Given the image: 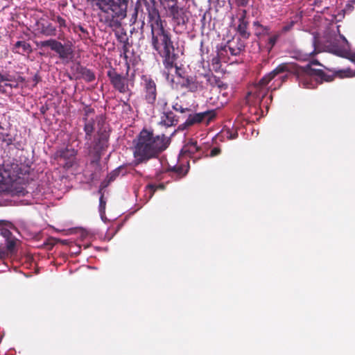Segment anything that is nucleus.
<instances>
[{
	"label": "nucleus",
	"instance_id": "7ed1b4c3",
	"mask_svg": "<svg viewBox=\"0 0 355 355\" xmlns=\"http://www.w3.org/2000/svg\"><path fill=\"white\" fill-rule=\"evenodd\" d=\"M166 24L150 28L151 46L162 58L164 67L169 70L175 66L178 54L172 41L170 32L165 28Z\"/></svg>",
	"mask_w": 355,
	"mask_h": 355
},
{
	"label": "nucleus",
	"instance_id": "5fc2aeb1",
	"mask_svg": "<svg viewBox=\"0 0 355 355\" xmlns=\"http://www.w3.org/2000/svg\"><path fill=\"white\" fill-rule=\"evenodd\" d=\"M310 65L311 64H315V65H320V62H318V60H313L311 62V64H309Z\"/></svg>",
	"mask_w": 355,
	"mask_h": 355
},
{
	"label": "nucleus",
	"instance_id": "f03ea898",
	"mask_svg": "<svg viewBox=\"0 0 355 355\" xmlns=\"http://www.w3.org/2000/svg\"><path fill=\"white\" fill-rule=\"evenodd\" d=\"M132 143V164L136 166L159 157L169 146L171 138L164 134L155 135L153 130L143 128Z\"/></svg>",
	"mask_w": 355,
	"mask_h": 355
},
{
	"label": "nucleus",
	"instance_id": "473e14b6",
	"mask_svg": "<svg viewBox=\"0 0 355 355\" xmlns=\"http://www.w3.org/2000/svg\"><path fill=\"white\" fill-rule=\"evenodd\" d=\"M102 190L103 188H101L98 191V192L101 193V197L99 199V211L101 214H104L106 206V201L104 199V194L102 192Z\"/></svg>",
	"mask_w": 355,
	"mask_h": 355
},
{
	"label": "nucleus",
	"instance_id": "58836bf2",
	"mask_svg": "<svg viewBox=\"0 0 355 355\" xmlns=\"http://www.w3.org/2000/svg\"><path fill=\"white\" fill-rule=\"evenodd\" d=\"M293 25H294V22L293 21H291L288 24H286V25L284 26L282 28L281 31H279V32L281 33V34L286 33V32H288L289 31H291L292 29Z\"/></svg>",
	"mask_w": 355,
	"mask_h": 355
},
{
	"label": "nucleus",
	"instance_id": "6e6d98bb",
	"mask_svg": "<svg viewBox=\"0 0 355 355\" xmlns=\"http://www.w3.org/2000/svg\"><path fill=\"white\" fill-rule=\"evenodd\" d=\"M17 85H13V83H5L4 85H3V87L6 86V87H10V88H12L13 87H17Z\"/></svg>",
	"mask_w": 355,
	"mask_h": 355
},
{
	"label": "nucleus",
	"instance_id": "09e8293b",
	"mask_svg": "<svg viewBox=\"0 0 355 355\" xmlns=\"http://www.w3.org/2000/svg\"><path fill=\"white\" fill-rule=\"evenodd\" d=\"M6 255V252L3 248L0 246V259H3Z\"/></svg>",
	"mask_w": 355,
	"mask_h": 355
},
{
	"label": "nucleus",
	"instance_id": "f257e3e1",
	"mask_svg": "<svg viewBox=\"0 0 355 355\" xmlns=\"http://www.w3.org/2000/svg\"><path fill=\"white\" fill-rule=\"evenodd\" d=\"M284 72L293 74L299 85L305 88H314L319 82L321 83L323 80H329V76L322 69H312L310 64L302 67L295 62H284L262 77L259 83L248 92V96L254 98V103H260L268 93L269 88L267 87L268 83Z\"/></svg>",
	"mask_w": 355,
	"mask_h": 355
},
{
	"label": "nucleus",
	"instance_id": "5701e85b",
	"mask_svg": "<svg viewBox=\"0 0 355 355\" xmlns=\"http://www.w3.org/2000/svg\"><path fill=\"white\" fill-rule=\"evenodd\" d=\"M15 52L24 54V53H30L32 52L31 45L26 42V41H18L14 45Z\"/></svg>",
	"mask_w": 355,
	"mask_h": 355
},
{
	"label": "nucleus",
	"instance_id": "ddd939ff",
	"mask_svg": "<svg viewBox=\"0 0 355 355\" xmlns=\"http://www.w3.org/2000/svg\"><path fill=\"white\" fill-rule=\"evenodd\" d=\"M77 155V150L74 148H64L57 152V157L61 161L65 162L64 167L70 168L73 166L76 156Z\"/></svg>",
	"mask_w": 355,
	"mask_h": 355
},
{
	"label": "nucleus",
	"instance_id": "39448f33",
	"mask_svg": "<svg viewBox=\"0 0 355 355\" xmlns=\"http://www.w3.org/2000/svg\"><path fill=\"white\" fill-rule=\"evenodd\" d=\"M109 138V132L105 129L101 128L97 131L93 141L92 139L86 141L85 145L88 150V154L93 157L90 162L91 165L100 167L101 155L108 147Z\"/></svg>",
	"mask_w": 355,
	"mask_h": 355
},
{
	"label": "nucleus",
	"instance_id": "9b49d317",
	"mask_svg": "<svg viewBox=\"0 0 355 355\" xmlns=\"http://www.w3.org/2000/svg\"><path fill=\"white\" fill-rule=\"evenodd\" d=\"M182 153L184 155H188L193 159V162L200 159L204 155V151L201 147L198 146L197 141L193 139L189 141L182 148Z\"/></svg>",
	"mask_w": 355,
	"mask_h": 355
},
{
	"label": "nucleus",
	"instance_id": "79ce46f5",
	"mask_svg": "<svg viewBox=\"0 0 355 355\" xmlns=\"http://www.w3.org/2000/svg\"><path fill=\"white\" fill-rule=\"evenodd\" d=\"M221 153V150L220 148L218 147H214L213 148L211 151H210V154H209V157H216L218 155H220Z\"/></svg>",
	"mask_w": 355,
	"mask_h": 355
},
{
	"label": "nucleus",
	"instance_id": "3c124183",
	"mask_svg": "<svg viewBox=\"0 0 355 355\" xmlns=\"http://www.w3.org/2000/svg\"><path fill=\"white\" fill-rule=\"evenodd\" d=\"M339 28H340V26H337V30H338V32L339 33V35H340V37L346 43H347V41L346 40V38L345 37V36L342 34L340 33V31H339Z\"/></svg>",
	"mask_w": 355,
	"mask_h": 355
},
{
	"label": "nucleus",
	"instance_id": "2eb2a0df",
	"mask_svg": "<svg viewBox=\"0 0 355 355\" xmlns=\"http://www.w3.org/2000/svg\"><path fill=\"white\" fill-rule=\"evenodd\" d=\"M169 17L172 18L174 23L178 26H186L189 21V17L187 15L186 11L179 7L173 11Z\"/></svg>",
	"mask_w": 355,
	"mask_h": 355
},
{
	"label": "nucleus",
	"instance_id": "c03bdc74",
	"mask_svg": "<svg viewBox=\"0 0 355 355\" xmlns=\"http://www.w3.org/2000/svg\"><path fill=\"white\" fill-rule=\"evenodd\" d=\"M129 47H130V44H123V48H122V50H123V56H124V58L125 60L128 59V55H127V53L129 51Z\"/></svg>",
	"mask_w": 355,
	"mask_h": 355
},
{
	"label": "nucleus",
	"instance_id": "c9c22d12",
	"mask_svg": "<svg viewBox=\"0 0 355 355\" xmlns=\"http://www.w3.org/2000/svg\"><path fill=\"white\" fill-rule=\"evenodd\" d=\"M270 34V28L267 26L262 25L261 28L259 29L257 32H256V35L257 36L261 35H269Z\"/></svg>",
	"mask_w": 355,
	"mask_h": 355
},
{
	"label": "nucleus",
	"instance_id": "a211bd4d",
	"mask_svg": "<svg viewBox=\"0 0 355 355\" xmlns=\"http://www.w3.org/2000/svg\"><path fill=\"white\" fill-rule=\"evenodd\" d=\"M76 71L80 75V77L87 83L92 82L96 78L95 73L91 69L85 67L78 66Z\"/></svg>",
	"mask_w": 355,
	"mask_h": 355
},
{
	"label": "nucleus",
	"instance_id": "aec40b11",
	"mask_svg": "<svg viewBox=\"0 0 355 355\" xmlns=\"http://www.w3.org/2000/svg\"><path fill=\"white\" fill-rule=\"evenodd\" d=\"M331 1L332 0H314L312 6L317 9V12L328 14Z\"/></svg>",
	"mask_w": 355,
	"mask_h": 355
},
{
	"label": "nucleus",
	"instance_id": "412c9836",
	"mask_svg": "<svg viewBox=\"0 0 355 355\" xmlns=\"http://www.w3.org/2000/svg\"><path fill=\"white\" fill-rule=\"evenodd\" d=\"M126 168L125 166L121 165L118 168H115L112 171H111L107 176L106 181L107 183L103 186V187H107L110 182H113L116 180V178L121 174L122 175H125L126 174Z\"/></svg>",
	"mask_w": 355,
	"mask_h": 355
},
{
	"label": "nucleus",
	"instance_id": "37998d69",
	"mask_svg": "<svg viewBox=\"0 0 355 355\" xmlns=\"http://www.w3.org/2000/svg\"><path fill=\"white\" fill-rule=\"evenodd\" d=\"M235 4L239 7H245L248 3L250 0H234Z\"/></svg>",
	"mask_w": 355,
	"mask_h": 355
},
{
	"label": "nucleus",
	"instance_id": "e433bc0d",
	"mask_svg": "<svg viewBox=\"0 0 355 355\" xmlns=\"http://www.w3.org/2000/svg\"><path fill=\"white\" fill-rule=\"evenodd\" d=\"M14 139L12 135L10 134H6V135H3L2 141L5 143L7 146H10L13 143Z\"/></svg>",
	"mask_w": 355,
	"mask_h": 355
},
{
	"label": "nucleus",
	"instance_id": "f8f14e48",
	"mask_svg": "<svg viewBox=\"0 0 355 355\" xmlns=\"http://www.w3.org/2000/svg\"><path fill=\"white\" fill-rule=\"evenodd\" d=\"M245 42L240 37H234L232 40H229L226 45L221 48L222 51L230 53L232 55H239L245 50Z\"/></svg>",
	"mask_w": 355,
	"mask_h": 355
},
{
	"label": "nucleus",
	"instance_id": "f704fd0d",
	"mask_svg": "<svg viewBox=\"0 0 355 355\" xmlns=\"http://www.w3.org/2000/svg\"><path fill=\"white\" fill-rule=\"evenodd\" d=\"M117 40L120 43L128 44L129 40L125 32H121V33H116Z\"/></svg>",
	"mask_w": 355,
	"mask_h": 355
},
{
	"label": "nucleus",
	"instance_id": "423d86ee",
	"mask_svg": "<svg viewBox=\"0 0 355 355\" xmlns=\"http://www.w3.org/2000/svg\"><path fill=\"white\" fill-rule=\"evenodd\" d=\"M141 87L142 99L148 107H153L157 96V84L153 78L148 75L141 76Z\"/></svg>",
	"mask_w": 355,
	"mask_h": 355
},
{
	"label": "nucleus",
	"instance_id": "c756f323",
	"mask_svg": "<svg viewBox=\"0 0 355 355\" xmlns=\"http://www.w3.org/2000/svg\"><path fill=\"white\" fill-rule=\"evenodd\" d=\"M312 46L313 47V51H306L305 55L312 58L314 55H317L320 52V49L319 48V42H318V37L316 35H313L311 39Z\"/></svg>",
	"mask_w": 355,
	"mask_h": 355
},
{
	"label": "nucleus",
	"instance_id": "f3484780",
	"mask_svg": "<svg viewBox=\"0 0 355 355\" xmlns=\"http://www.w3.org/2000/svg\"><path fill=\"white\" fill-rule=\"evenodd\" d=\"M203 76L206 79L207 84L211 87H218L220 89H226L227 87V85L223 83L219 77L213 73H205Z\"/></svg>",
	"mask_w": 355,
	"mask_h": 355
},
{
	"label": "nucleus",
	"instance_id": "0eeeda50",
	"mask_svg": "<svg viewBox=\"0 0 355 355\" xmlns=\"http://www.w3.org/2000/svg\"><path fill=\"white\" fill-rule=\"evenodd\" d=\"M138 1L141 3V15L148 16V22L150 28L166 24V21L161 19L155 0H138Z\"/></svg>",
	"mask_w": 355,
	"mask_h": 355
},
{
	"label": "nucleus",
	"instance_id": "72a5a7b5",
	"mask_svg": "<svg viewBox=\"0 0 355 355\" xmlns=\"http://www.w3.org/2000/svg\"><path fill=\"white\" fill-rule=\"evenodd\" d=\"M140 4H141V3L139 2L138 1L136 2L135 12L132 15V17L130 19V22L132 24H135L136 22L139 13V12L141 13V5Z\"/></svg>",
	"mask_w": 355,
	"mask_h": 355
},
{
	"label": "nucleus",
	"instance_id": "a18cd8bd",
	"mask_svg": "<svg viewBox=\"0 0 355 355\" xmlns=\"http://www.w3.org/2000/svg\"><path fill=\"white\" fill-rule=\"evenodd\" d=\"M3 82H13V77L9 74H3Z\"/></svg>",
	"mask_w": 355,
	"mask_h": 355
},
{
	"label": "nucleus",
	"instance_id": "680f3d73",
	"mask_svg": "<svg viewBox=\"0 0 355 355\" xmlns=\"http://www.w3.org/2000/svg\"><path fill=\"white\" fill-rule=\"evenodd\" d=\"M58 40H62L63 39V33L62 34H60V35L58 36Z\"/></svg>",
	"mask_w": 355,
	"mask_h": 355
},
{
	"label": "nucleus",
	"instance_id": "393cba45",
	"mask_svg": "<svg viewBox=\"0 0 355 355\" xmlns=\"http://www.w3.org/2000/svg\"><path fill=\"white\" fill-rule=\"evenodd\" d=\"M41 33L47 37H53L57 35V28L51 23L42 24Z\"/></svg>",
	"mask_w": 355,
	"mask_h": 355
},
{
	"label": "nucleus",
	"instance_id": "b1692460",
	"mask_svg": "<svg viewBox=\"0 0 355 355\" xmlns=\"http://www.w3.org/2000/svg\"><path fill=\"white\" fill-rule=\"evenodd\" d=\"M248 21H239L236 28V32L239 34L241 38L248 40L250 37V32L248 31Z\"/></svg>",
	"mask_w": 355,
	"mask_h": 355
},
{
	"label": "nucleus",
	"instance_id": "ea45409f",
	"mask_svg": "<svg viewBox=\"0 0 355 355\" xmlns=\"http://www.w3.org/2000/svg\"><path fill=\"white\" fill-rule=\"evenodd\" d=\"M247 10L243 9L241 10L240 17H239V21H248L247 20Z\"/></svg>",
	"mask_w": 355,
	"mask_h": 355
},
{
	"label": "nucleus",
	"instance_id": "4468645a",
	"mask_svg": "<svg viewBox=\"0 0 355 355\" xmlns=\"http://www.w3.org/2000/svg\"><path fill=\"white\" fill-rule=\"evenodd\" d=\"M355 0L349 1L343 9L336 10L334 13L330 15L331 18L329 19L332 22L341 21L345 14L352 12L354 9Z\"/></svg>",
	"mask_w": 355,
	"mask_h": 355
},
{
	"label": "nucleus",
	"instance_id": "cd10ccee",
	"mask_svg": "<svg viewBox=\"0 0 355 355\" xmlns=\"http://www.w3.org/2000/svg\"><path fill=\"white\" fill-rule=\"evenodd\" d=\"M160 4L168 12L169 15L178 8L176 0H164Z\"/></svg>",
	"mask_w": 355,
	"mask_h": 355
},
{
	"label": "nucleus",
	"instance_id": "20e7f679",
	"mask_svg": "<svg viewBox=\"0 0 355 355\" xmlns=\"http://www.w3.org/2000/svg\"><path fill=\"white\" fill-rule=\"evenodd\" d=\"M94 5L101 10L99 20L113 31L121 26V21L127 16L128 0H94Z\"/></svg>",
	"mask_w": 355,
	"mask_h": 355
},
{
	"label": "nucleus",
	"instance_id": "c85d7f7f",
	"mask_svg": "<svg viewBox=\"0 0 355 355\" xmlns=\"http://www.w3.org/2000/svg\"><path fill=\"white\" fill-rule=\"evenodd\" d=\"M50 19L58 24V28L60 32H62L63 28L67 27L66 20L62 17L55 12L51 14Z\"/></svg>",
	"mask_w": 355,
	"mask_h": 355
},
{
	"label": "nucleus",
	"instance_id": "052dcab7",
	"mask_svg": "<svg viewBox=\"0 0 355 355\" xmlns=\"http://www.w3.org/2000/svg\"><path fill=\"white\" fill-rule=\"evenodd\" d=\"M145 25V22H144V18L142 20V22H141V28L143 29L144 28V26Z\"/></svg>",
	"mask_w": 355,
	"mask_h": 355
},
{
	"label": "nucleus",
	"instance_id": "603ef678",
	"mask_svg": "<svg viewBox=\"0 0 355 355\" xmlns=\"http://www.w3.org/2000/svg\"><path fill=\"white\" fill-rule=\"evenodd\" d=\"M96 120L98 121V124L99 125L101 122L103 123L104 121L103 119V116H96Z\"/></svg>",
	"mask_w": 355,
	"mask_h": 355
},
{
	"label": "nucleus",
	"instance_id": "864d4df0",
	"mask_svg": "<svg viewBox=\"0 0 355 355\" xmlns=\"http://www.w3.org/2000/svg\"><path fill=\"white\" fill-rule=\"evenodd\" d=\"M173 67L175 68V73H176V74L181 77V75L180 74V71H179L180 68L177 66L176 63H175V66H174Z\"/></svg>",
	"mask_w": 355,
	"mask_h": 355
},
{
	"label": "nucleus",
	"instance_id": "1a4fd4ad",
	"mask_svg": "<svg viewBox=\"0 0 355 355\" xmlns=\"http://www.w3.org/2000/svg\"><path fill=\"white\" fill-rule=\"evenodd\" d=\"M107 76L109 78L112 87L120 93L132 94L131 89L128 85V78L125 76L119 73L114 68H110L107 71Z\"/></svg>",
	"mask_w": 355,
	"mask_h": 355
},
{
	"label": "nucleus",
	"instance_id": "bb28decb",
	"mask_svg": "<svg viewBox=\"0 0 355 355\" xmlns=\"http://www.w3.org/2000/svg\"><path fill=\"white\" fill-rule=\"evenodd\" d=\"M280 36L281 33L277 32L269 37L266 44V49L268 53H270L272 50L273 47L275 46Z\"/></svg>",
	"mask_w": 355,
	"mask_h": 355
},
{
	"label": "nucleus",
	"instance_id": "a19ab883",
	"mask_svg": "<svg viewBox=\"0 0 355 355\" xmlns=\"http://www.w3.org/2000/svg\"><path fill=\"white\" fill-rule=\"evenodd\" d=\"M94 110L89 106H86L85 108H84V117H86L87 119H89V116L91 114H94Z\"/></svg>",
	"mask_w": 355,
	"mask_h": 355
},
{
	"label": "nucleus",
	"instance_id": "dca6fc26",
	"mask_svg": "<svg viewBox=\"0 0 355 355\" xmlns=\"http://www.w3.org/2000/svg\"><path fill=\"white\" fill-rule=\"evenodd\" d=\"M161 123L168 127L176 125L178 123V117L171 110H166L162 116Z\"/></svg>",
	"mask_w": 355,
	"mask_h": 355
},
{
	"label": "nucleus",
	"instance_id": "7c9ffc66",
	"mask_svg": "<svg viewBox=\"0 0 355 355\" xmlns=\"http://www.w3.org/2000/svg\"><path fill=\"white\" fill-rule=\"evenodd\" d=\"M170 171L175 173L176 178L180 179L187 174L189 171V167L180 165L171 168Z\"/></svg>",
	"mask_w": 355,
	"mask_h": 355
},
{
	"label": "nucleus",
	"instance_id": "4d7b16f0",
	"mask_svg": "<svg viewBox=\"0 0 355 355\" xmlns=\"http://www.w3.org/2000/svg\"><path fill=\"white\" fill-rule=\"evenodd\" d=\"M238 136L237 132L234 133L233 135H230L228 137L231 139H236Z\"/></svg>",
	"mask_w": 355,
	"mask_h": 355
},
{
	"label": "nucleus",
	"instance_id": "4c0bfd02",
	"mask_svg": "<svg viewBox=\"0 0 355 355\" xmlns=\"http://www.w3.org/2000/svg\"><path fill=\"white\" fill-rule=\"evenodd\" d=\"M286 73L285 75H283L282 76L279 77V83L277 85L278 87H280L281 85L286 82L291 76H293V74H291L288 72H284L283 73Z\"/></svg>",
	"mask_w": 355,
	"mask_h": 355
},
{
	"label": "nucleus",
	"instance_id": "e2e57ef3",
	"mask_svg": "<svg viewBox=\"0 0 355 355\" xmlns=\"http://www.w3.org/2000/svg\"><path fill=\"white\" fill-rule=\"evenodd\" d=\"M35 80L36 81V83L38 82V76H35V78H34Z\"/></svg>",
	"mask_w": 355,
	"mask_h": 355
},
{
	"label": "nucleus",
	"instance_id": "a878e982",
	"mask_svg": "<svg viewBox=\"0 0 355 355\" xmlns=\"http://www.w3.org/2000/svg\"><path fill=\"white\" fill-rule=\"evenodd\" d=\"M171 106L174 111L181 114L191 111L190 108L184 106L183 102L180 99L178 96H177L176 98L173 101Z\"/></svg>",
	"mask_w": 355,
	"mask_h": 355
},
{
	"label": "nucleus",
	"instance_id": "bf43d9fd",
	"mask_svg": "<svg viewBox=\"0 0 355 355\" xmlns=\"http://www.w3.org/2000/svg\"><path fill=\"white\" fill-rule=\"evenodd\" d=\"M202 46H203V42H201V43H200V47H201L200 48V51L203 53H204V50L202 49Z\"/></svg>",
	"mask_w": 355,
	"mask_h": 355
},
{
	"label": "nucleus",
	"instance_id": "13d9d810",
	"mask_svg": "<svg viewBox=\"0 0 355 355\" xmlns=\"http://www.w3.org/2000/svg\"><path fill=\"white\" fill-rule=\"evenodd\" d=\"M168 103H167V101H165L164 103H163V109L165 110L166 107L167 106Z\"/></svg>",
	"mask_w": 355,
	"mask_h": 355
},
{
	"label": "nucleus",
	"instance_id": "8fccbe9b",
	"mask_svg": "<svg viewBox=\"0 0 355 355\" xmlns=\"http://www.w3.org/2000/svg\"><path fill=\"white\" fill-rule=\"evenodd\" d=\"M211 64H212V65L218 64H219V58L218 56L213 58L211 60Z\"/></svg>",
	"mask_w": 355,
	"mask_h": 355
},
{
	"label": "nucleus",
	"instance_id": "de8ad7c7",
	"mask_svg": "<svg viewBox=\"0 0 355 355\" xmlns=\"http://www.w3.org/2000/svg\"><path fill=\"white\" fill-rule=\"evenodd\" d=\"M77 28H78V30H79L81 33H83L85 34L86 35H89L88 31H87V30H86L83 26H82L81 25L78 26H77Z\"/></svg>",
	"mask_w": 355,
	"mask_h": 355
},
{
	"label": "nucleus",
	"instance_id": "6e6552de",
	"mask_svg": "<svg viewBox=\"0 0 355 355\" xmlns=\"http://www.w3.org/2000/svg\"><path fill=\"white\" fill-rule=\"evenodd\" d=\"M37 46L40 48L49 47L58 55L61 60L68 59L73 54L71 43L69 42L63 44L55 39H49L38 42Z\"/></svg>",
	"mask_w": 355,
	"mask_h": 355
},
{
	"label": "nucleus",
	"instance_id": "4be33fe9",
	"mask_svg": "<svg viewBox=\"0 0 355 355\" xmlns=\"http://www.w3.org/2000/svg\"><path fill=\"white\" fill-rule=\"evenodd\" d=\"M180 85H181V87L186 88L191 92H196L198 88V83L196 81V80L193 77H191V76L182 78Z\"/></svg>",
	"mask_w": 355,
	"mask_h": 355
},
{
	"label": "nucleus",
	"instance_id": "9d476101",
	"mask_svg": "<svg viewBox=\"0 0 355 355\" xmlns=\"http://www.w3.org/2000/svg\"><path fill=\"white\" fill-rule=\"evenodd\" d=\"M216 116L214 110H208L202 112L196 113L195 114H189L183 125L185 128L192 126L194 124L200 123L202 121L207 120L209 123Z\"/></svg>",
	"mask_w": 355,
	"mask_h": 355
},
{
	"label": "nucleus",
	"instance_id": "2f4dec72",
	"mask_svg": "<svg viewBox=\"0 0 355 355\" xmlns=\"http://www.w3.org/2000/svg\"><path fill=\"white\" fill-rule=\"evenodd\" d=\"M164 189H165V186L163 184H159L158 185L149 184L146 187V189L147 191H148V192L150 193V198H151L153 196V194L156 191V190H157V189L163 190Z\"/></svg>",
	"mask_w": 355,
	"mask_h": 355
},
{
	"label": "nucleus",
	"instance_id": "6ab92c4d",
	"mask_svg": "<svg viewBox=\"0 0 355 355\" xmlns=\"http://www.w3.org/2000/svg\"><path fill=\"white\" fill-rule=\"evenodd\" d=\"M83 121L85 122L83 128L85 133V139L86 141H90L94 131L95 121L93 119H87L86 117H83Z\"/></svg>",
	"mask_w": 355,
	"mask_h": 355
},
{
	"label": "nucleus",
	"instance_id": "49530a36",
	"mask_svg": "<svg viewBox=\"0 0 355 355\" xmlns=\"http://www.w3.org/2000/svg\"><path fill=\"white\" fill-rule=\"evenodd\" d=\"M253 26L256 28V32H257L261 28L262 24L259 21H255L253 22Z\"/></svg>",
	"mask_w": 355,
	"mask_h": 355
}]
</instances>
